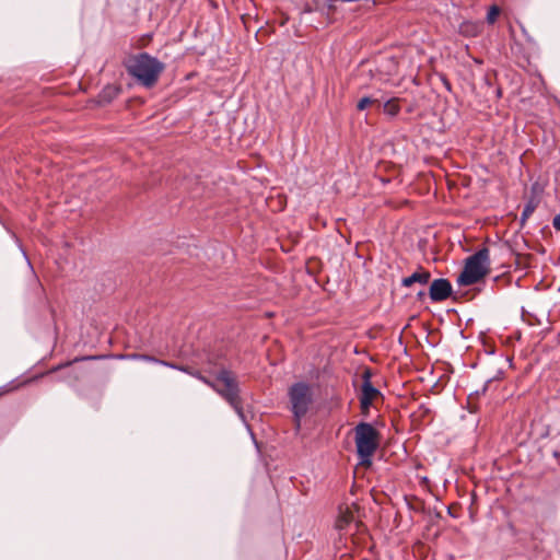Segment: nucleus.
<instances>
[{"label":"nucleus","instance_id":"f8f14e48","mask_svg":"<svg viewBox=\"0 0 560 560\" xmlns=\"http://www.w3.org/2000/svg\"><path fill=\"white\" fill-rule=\"evenodd\" d=\"M383 109L386 115L395 117L399 113L400 106L398 105L396 98H390L384 103Z\"/></svg>","mask_w":560,"mask_h":560},{"label":"nucleus","instance_id":"9b49d317","mask_svg":"<svg viewBox=\"0 0 560 560\" xmlns=\"http://www.w3.org/2000/svg\"><path fill=\"white\" fill-rule=\"evenodd\" d=\"M354 520L353 512L347 508L345 511H340V515L337 518L336 527L338 529H343Z\"/></svg>","mask_w":560,"mask_h":560},{"label":"nucleus","instance_id":"9d476101","mask_svg":"<svg viewBox=\"0 0 560 560\" xmlns=\"http://www.w3.org/2000/svg\"><path fill=\"white\" fill-rule=\"evenodd\" d=\"M166 368L184 372V373L199 380L202 383H209V380L207 377H205L199 371L194 370L189 366L178 365V364H175L172 362V364H166Z\"/></svg>","mask_w":560,"mask_h":560},{"label":"nucleus","instance_id":"6ab92c4d","mask_svg":"<svg viewBox=\"0 0 560 560\" xmlns=\"http://www.w3.org/2000/svg\"><path fill=\"white\" fill-rule=\"evenodd\" d=\"M206 385H208L209 387H211L213 390L217 392V389H221V387H219L215 383L211 382L209 380V383H205Z\"/></svg>","mask_w":560,"mask_h":560},{"label":"nucleus","instance_id":"4468645a","mask_svg":"<svg viewBox=\"0 0 560 560\" xmlns=\"http://www.w3.org/2000/svg\"><path fill=\"white\" fill-rule=\"evenodd\" d=\"M535 211V205L530 201L525 205L522 215H521V223L524 224L526 220L533 214Z\"/></svg>","mask_w":560,"mask_h":560},{"label":"nucleus","instance_id":"f3484780","mask_svg":"<svg viewBox=\"0 0 560 560\" xmlns=\"http://www.w3.org/2000/svg\"><path fill=\"white\" fill-rule=\"evenodd\" d=\"M119 90L114 86H107L103 90L102 97L104 100L110 101L113 97H115L118 94Z\"/></svg>","mask_w":560,"mask_h":560},{"label":"nucleus","instance_id":"a211bd4d","mask_svg":"<svg viewBox=\"0 0 560 560\" xmlns=\"http://www.w3.org/2000/svg\"><path fill=\"white\" fill-rule=\"evenodd\" d=\"M552 225L557 231H560V213L553 218Z\"/></svg>","mask_w":560,"mask_h":560},{"label":"nucleus","instance_id":"f257e3e1","mask_svg":"<svg viewBox=\"0 0 560 560\" xmlns=\"http://www.w3.org/2000/svg\"><path fill=\"white\" fill-rule=\"evenodd\" d=\"M127 70L141 85L152 88L164 70V63L147 52H141L128 61Z\"/></svg>","mask_w":560,"mask_h":560},{"label":"nucleus","instance_id":"0eeeda50","mask_svg":"<svg viewBox=\"0 0 560 560\" xmlns=\"http://www.w3.org/2000/svg\"><path fill=\"white\" fill-rule=\"evenodd\" d=\"M452 292V283L445 278H439L431 282L429 296L433 302H442L447 300Z\"/></svg>","mask_w":560,"mask_h":560},{"label":"nucleus","instance_id":"1a4fd4ad","mask_svg":"<svg viewBox=\"0 0 560 560\" xmlns=\"http://www.w3.org/2000/svg\"><path fill=\"white\" fill-rule=\"evenodd\" d=\"M430 272L420 268L419 270L415 271L411 276L406 277L401 280L402 287H410L413 283H420V284H427L430 280Z\"/></svg>","mask_w":560,"mask_h":560},{"label":"nucleus","instance_id":"39448f33","mask_svg":"<svg viewBox=\"0 0 560 560\" xmlns=\"http://www.w3.org/2000/svg\"><path fill=\"white\" fill-rule=\"evenodd\" d=\"M217 378L224 385L223 388L217 389V393L221 395L233 407L238 417L244 421L245 417L241 406L237 383L231 376V373L226 370H222L218 374Z\"/></svg>","mask_w":560,"mask_h":560},{"label":"nucleus","instance_id":"dca6fc26","mask_svg":"<svg viewBox=\"0 0 560 560\" xmlns=\"http://www.w3.org/2000/svg\"><path fill=\"white\" fill-rule=\"evenodd\" d=\"M499 14H500V9H499V7H498V5H492V7L489 9L488 13H487V22H488L489 24H493V23L497 21V19H498V16H499Z\"/></svg>","mask_w":560,"mask_h":560},{"label":"nucleus","instance_id":"aec40b11","mask_svg":"<svg viewBox=\"0 0 560 560\" xmlns=\"http://www.w3.org/2000/svg\"><path fill=\"white\" fill-rule=\"evenodd\" d=\"M94 359H97V357H85V358H81V359H75L74 361H79V360H94Z\"/></svg>","mask_w":560,"mask_h":560},{"label":"nucleus","instance_id":"423d86ee","mask_svg":"<svg viewBox=\"0 0 560 560\" xmlns=\"http://www.w3.org/2000/svg\"><path fill=\"white\" fill-rule=\"evenodd\" d=\"M362 386L360 396V407L363 413L370 410L373 400L381 395V392L371 383L370 371H364L362 374Z\"/></svg>","mask_w":560,"mask_h":560},{"label":"nucleus","instance_id":"2eb2a0df","mask_svg":"<svg viewBox=\"0 0 560 560\" xmlns=\"http://www.w3.org/2000/svg\"><path fill=\"white\" fill-rule=\"evenodd\" d=\"M378 103V100L376 98H372V97H369V96H364L362 97L359 102H358V105H357V108L359 110H363L365 109L368 106L372 105V104H376Z\"/></svg>","mask_w":560,"mask_h":560},{"label":"nucleus","instance_id":"f03ea898","mask_svg":"<svg viewBox=\"0 0 560 560\" xmlns=\"http://www.w3.org/2000/svg\"><path fill=\"white\" fill-rule=\"evenodd\" d=\"M489 270L490 250L487 247H482L466 259L464 269L457 277L456 282L462 287L475 284L482 280Z\"/></svg>","mask_w":560,"mask_h":560},{"label":"nucleus","instance_id":"ddd939ff","mask_svg":"<svg viewBox=\"0 0 560 560\" xmlns=\"http://www.w3.org/2000/svg\"><path fill=\"white\" fill-rule=\"evenodd\" d=\"M130 358L136 359V360H141L144 362L156 363V364H160L163 366H166V364H172V362L160 360V359H156V358H154L152 355H148V354H132V355H130Z\"/></svg>","mask_w":560,"mask_h":560},{"label":"nucleus","instance_id":"7ed1b4c3","mask_svg":"<svg viewBox=\"0 0 560 560\" xmlns=\"http://www.w3.org/2000/svg\"><path fill=\"white\" fill-rule=\"evenodd\" d=\"M354 442L360 465L371 466L372 457L380 444L377 430L369 422H359L354 427Z\"/></svg>","mask_w":560,"mask_h":560},{"label":"nucleus","instance_id":"412c9836","mask_svg":"<svg viewBox=\"0 0 560 560\" xmlns=\"http://www.w3.org/2000/svg\"><path fill=\"white\" fill-rule=\"evenodd\" d=\"M424 295H425V293H424L423 291H420V292L418 293V298H419V299H422Z\"/></svg>","mask_w":560,"mask_h":560},{"label":"nucleus","instance_id":"20e7f679","mask_svg":"<svg viewBox=\"0 0 560 560\" xmlns=\"http://www.w3.org/2000/svg\"><path fill=\"white\" fill-rule=\"evenodd\" d=\"M290 410L293 413L295 430L301 428L302 418L308 412L313 404V389L306 382H296L288 389Z\"/></svg>","mask_w":560,"mask_h":560},{"label":"nucleus","instance_id":"6e6552de","mask_svg":"<svg viewBox=\"0 0 560 560\" xmlns=\"http://www.w3.org/2000/svg\"><path fill=\"white\" fill-rule=\"evenodd\" d=\"M482 30L483 23L481 21H464L458 27L459 33L466 37H476Z\"/></svg>","mask_w":560,"mask_h":560}]
</instances>
